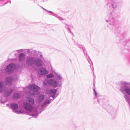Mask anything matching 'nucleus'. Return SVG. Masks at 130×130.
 Wrapping results in <instances>:
<instances>
[{"instance_id":"35","label":"nucleus","mask_w":130,"mask_h":130,"mask_svg":"<svg viewBox=\"0 0 130 130\" xmlns=\"http://www.w3.org/2000/svg\"><path fill=\"white\" fill-rule=\"evenodd\" d=\"M52 15H53V16H55V17H57V18H59L58 17H57L56 16V15H54V14H53Z\"/></svg>"},{"instance_id":"7","label":"nucleus","mask_w":130,"mask_h":130,"mask_svg":"<svg viewBox=\"0 0 130 130\" xmlns=\"http://www.w3.org/2000/svg\"><path fill=\"white\" fill-rule=\"evenodd\" d=\"M14 89L12 88H9L5 90L4 94V96L7 97L11 95L13 92Z\"/></svg>"},{"instance_id":"40","label":"nucleus","mask_w":130,"mask_h":130,"mask_svg":"<svg viewBox=\"0 0 130 130\" xmlns=\"http://www.w3.org/2000/svg\"><path fill=\"white\" fill-rule=\"evenodd\" d=\"M19 51V50H17V51Z\"/></svg>"},{"instance_id":"27","label":"nucleus","mask_w":130,"mask_h":130,"mask_svg":"<svg viewBox=\"0 0 130 130\" xmlns=\"http://www.w3.org/2000/svg\"><path fill=\"white\" fill-rule=\"evenodd\" d=\"M13 112H15L17 114H20L22 113L23 112L21 111L18 110H13Z\"/></svg>"},{"instance_id":"20","label":"nucleus","mask_w":130,"mask_h":130,"mask_svg":"<svg viewBox=\"0 0 130 130\" xmlns=\"http://www.w3.org/2000/svg\"><path fill=\"white\" fill-rule=\"evenodd\" d=\"M31 55L34 56H37V54H39V52L35 50H32L31 51Z\"/></svg>"},{"instance_id":"4","label":"nucleus","mask_w":130,"mask_h":130,"mask_svg":"<svg viewBox=\"0 0 130 130\" xmlns=\"http://www.w3.org/2000/svg\"><path fill=\"white\" fill-rule=\"evenodd\" d=\"M123 84L120 88V90L123 92H125L128 94L130 95V82H124Z\"/></svg>"},{"instance_id":"13","label":"nucleus","mask_w":130,"mask_h":130,"mask_svg":"<svg viewBox=\"0 0 130 130\" xmlns=\"http://www.w3.org/2000/svg\"><path fill=\"white\" fill-rule=\"evenodd\" d=\"M38 72L40 74L45 75L48 73V71L44 68H42L39 69Z\"/></svg>"},{"instance_id":"10","label":"nucleus","mask_w":130,"mask_h":130,"mask_svg":"<svg viewBox=\"0 0 130 130\" xmlns=\"http://www.w3.org/2000/svg\"><path fill=\"white\" fill-rule=\"evenodd\" d=\"M35 58L33 57H28L26 60V63L29 66H31L34 64Z\"/></svg>"},{"instance_id":"33","label":"nucleus","mask_w":130,"mask_h":130,"mask_svg":"<svg viewBox=\"0 0 130 130\" xmlns=\"http://www.w3.org/2000/svg\"><path fill=\"white\" fill-rule=\"evenodd\" d=\"M47 12H50V13H53V12L51 11H48H48H47Z\"/></svg>"},{"instance_id":"2","label":"nucleus","mask_w":130,"mask_h":130,"mask_svg":"<svg viewBox=\"0 0 130 130\" xmlns=\"http://www.w3.org/2000/svg\"><path fill=\"white\" fill-rule=\"evenodd\" d=\"M28 102H24L23 104V108L26 110L31 112L34 109L33 105L34 103V100L33 98H28L27 99Z\"/></svg>"},{"instance_id":"21","label":"nucleus","mask_w":130,"mask_h":130,"mask_svg":"<svg viewBox=\"0 0 130 130\" xmlns=\"http://www.w3.org/2000/svg\"><path fill=\"white\" fill-rule=\"evenodd\" d=\"M65 24L66 25V26H65V28H66L69 31V32L70 33L73 35V33L71 31L70 28V27L72 28H73V27L71 25H68L66 24Z\"/></svg>"},{"instance_id":"38","label":"nucleus","mask_w":130,"mask_h":130,"mask_svg":"<svg viewBox=\"0 0 130 130\" xmlns=\"http://www.w3.org/2000/svg\"><path fill=\"white\" fill-rule=\"evenodd\" d=\"M93 86H95V84L94 83L93 84Z\"/></svg>"},{"instance_id":"25","label":"nucleus","mask_w":130,"mask_h":130,"mask_svg":"<svg viewBox=\"0 0 130 130\" xmlns=\"http://www.w3.org/2000/svg\"><path fill=\"white\" fill-rule=\"evenodd\" d=\"M43 110L41 109V111H40L39 113H38L37 111L36 110L35 111L34 114H31L30 115L32 116H37L39 113H41V111Z\"/></svg>"},{"instance_id":"32","label":"nucleus","mask_w":130,"mask_h":130,"mask_svg":"<svg viewBox=\"0 0 130 130\" xmlns=\"http://www.w3.org/2000/svg\"><path fill=\"white\" fill-rule=\"evenodd\" d=\"M105 1L106 2H106V3L107 2H108L109 1H112V0H105Z\"/></svg>"},{"instance_id":"6","label":"nucleus","mask_w":130,"mask_h":130,"mask_svg":"<svg viewBox=\"0 0 130 130\" xmlns=\"http://www.w3.org/2000/svg\"><path fill=\"white\" fill-rule=\"evenodd\" d=\"M34 64L37 67H42L44 64V61L39 58H35Z\"/></svg>"},{"instance_id":"24","label":"nucleus","mask_w":130,"mask_h":130,"mask_svg":"<svg viewBox=\"0 0 130 130\" xmlns=\"http://www.w3.org/2000/svg\"><path fill=\"white\" fill-rule=\"evenodd\" d=\"M44 98V95L43 94L40 95L38 96V100L39 102H41Z\"/></svg>"},{"instance_id":"31","label":"nucleus","mask_w":130,"mask_h":130,"mask_svg":"<svg viewBox=\"0 0 130 130\" xmlns=\"http://www.w3.org/2000/svg\"><path fill=\"white\" fill-rule=\"evenodd\" d=\"M25 51L27 52V53L29 54H31V51H32V50H30L29 49H26L25 50Z\"/></svg>"},{"instance_id":"8","label":"nucleus","mask_w":130,"mask_h":130,"mask_svg":"<svg viewBox=\"0 0 130 130\" xmlns=\"http://www.w3.org/2000/svg\"><path fill=\"white\" fill-rule=\"evenodd\" d=\"M54 75L56 78V80L58 83L59 84H62V81L63 78L61 75L58 73H55Z\"/></svg>"},{"instance_id":"15","label":"nucleus","mask_w":130,"mask_h":130,"mask_svg":"<svg viewBox=\"0 0 130 130\" xmlns=\"http://www.w3.org/2000/svg\"><path fill=\"white\" fill-rule=\"evenodd\" d=\"M25 55L23 53H21L20 54L19 56V60L20 61H23L25 58Z\"/></svg>"},{"instance_id":"9","label":"nucleus","mask_w":130,"mask_h":130,"mask_svg":"<svg viewBox=\"0 0 130 130\" xmlns=\"http://www.w3.org/2000/svg\"><path fill=\"white\" fill-rule=\"evenodd\" d=\"M12 80L13 79L11 77H8L5 79L4 83L6 85L10 86L12 84Z\"/></svg>"},{"instance_id":"18","label":"nucleus","mask_w":130,"mask_h":130,"mask_svg":"<svg viewBox=\"0 0 130 130\" xmlns=\"http://www.w3.org/2000/svg\"><path fill=\"white\" fill-rule=\"evenodd\" d=\"M51 99L49 100L48 99L46 100L42 104L41 106L42 107H44L45 106L46 104H49L51 103V101H52Z\"/></svg>"},{"instance_id":"28","label":"nucleus","mask_w":130,"mask_h":130,"mask_svg":"<svg viewBox=\"0 0 130 130\" xmlns=\"http://www.w3.org/2000/svg\"><path fill=\"white\" fill-rule=\"evenodd\" d=\"M54 76V74L52 73L46 75V77L48 78H52Z\"/></svg>"},{"instance_id":"14","label":"nucleus","mask_w":130,"mask_h":130,"mask_svg":"<svg viewBox=\"0 0 130 130\" xmlns=\"http://www.w3.org/2000/svg\"><path fill=\"white\" fill-rule=\"evenodd\" d=\"M21 96L20 93H14L12 96L13 99H18L20 98Z\"/></svg>"},{"instance_id":"3","label":"nucleus","mask_w":130,"mask_h":130,"mask_svg":"<svg viewBox=\"0 0 130 130\" xmlns=\"http://www.w3.org/2000/svg\"><path fill=\"white\" fill-rule=\"evenodd\" d=\"M48 84L52 87L55 88L59 86V87H61V84H59L56 79L53 78L47 80L45 82L43 83V86L44 87H46L47 85Z\"/></svg>"},{"instance_id":"16","label":"nucleus","mask_w":130,"mask_h":130,"mask_svg":"<svg viewBox=\"0 0 130 130\" xmlns=\"http://www.w3.org/2000/svg\"><path fill=\"white\" fill-rule=\"evenodd\" d=\"M11 108L12 109V110H16L19 108V106L18 104L15 103H12L10 104Z\"/></svg>"},{"instance_id":"26","label":"nucleus","mask_w":130,"mask_h":130,"mask_svg":"<svg viewBox=\"0 0 130 130\" xmlns=\"http://www.w3.org/2000/svg\"><path fill=\"white\" fill-rule=\"evenodd\" d=\"M124 97L126 101L127 102H128L130 101V99L128 95L126 94L124 96Z\"/></svg>"},{"instance_id":"39","label":"nucleus","mask_w":130,"mask_h":130,"mask_svg":"<svg viewBox=\"0 0 130 130\" xmlns=\"http://www.w3.org/2000/svg\"><path fill=\"white\" fill-rule=\"evenodd\" d=\"M37 116L36 117H35V118H37Z\"/></svg>"},{"instance_id":"5","label":"nucleus","mask_w":130,"mask_h":130,"mask_svg":"<svg viewBox=\"0 0 130 130\" xmlns=\"http://www.w3.org/2000/svg\"><path fill=\"white\" fill-rule=\"evenodd\" d=\"M16 65L14 63H10L7 65L5 70V71L8 74L12 73L13 70L15 68Z\"/></svg>"},{"instance_id":"17","label":"nucleus","mask_w":130,"mask_h":130,"mask_svg":"<svg viewBox=\"0 0 130 130\" xmlns=\"http://www.w3.org/2000/svg\"><path fill=\"white\" fill-rule=\"evenodd\" d=\"M6 87L4 85V83L0 82V92H2L5 89Z\"/></svg>"},{"instance_id":"37","label":"nucleus","mask_w":130,"mask_h":130,"mask_svg":"<svg viewBox=\"0 0 130 130\" xmlns=\"http://www.w3.org/2000/svg\"><path fill=\"white\" fill-rule=\"evenodd\" d=\"M6 105L7 106H8L9 105V104H7Z\"/></svg>"},{"instance_id":"1","label":"nucleus","mask_w":130,"mask_h":130,"mask_svg":"<svg viewBox=\"0 0 130 130\" xmlns=\"http://www.w3.org/2000/svg\"><path fill=\"white\" fill-rule=\"evenodd\" d=\"M106 6L107 7L111 9V11L108 14L107 17L105 18V21L110 25L112 24L111 22L113 21V20L117 16V13L115 10L118 8L119 4L118 2L113 0L110 1L106 3Z\"/></svg>"},{"instance_id":"23","label":"nucleus","mask_w":130,"mask_h":130,"mask_svg":"<svg viewBox=\"0 0 130 130\" xmlns=\"http://www.w3.org/2000/svg\"><path fill=\"white\" fill-rule=\"evenodd\" d=\"M79 47L80 48H82L84 55L85 56H86L87 55V52L85 48L81 45H80L79 46Z\"/></svg>"},{"instance_id":"36","label":"nucleus","mask_w":130,"mask_h":130,"mask_svg":"<svg viewBox=\"0 0 130 130\" xmlns=\"http://www.w3.org/2000/svg\"><path fill=\"white\" fill-rule=\"evenodd\" d=\"M128 104H129V106L130 107V101H129V102H128Z\"/></svg>"},{"instance_id":"22","label":"nucleus","mask_w":130,"mask_h":130,"mask_svg":"<svg viewBox=\"0 0 130 130\" xmlns=\"http://www.w3.org/2000/svg\"><path fill=\"white\" fill-rule=\"evenodd\" d=\"M65 24L66 25V26H65V28H66L69 31V32L70 33L73 35V33L71 31L70 28V27L72 28H73V27L71 25H68L66 24Z\"/></svg>"},{"instance_id":"34","label":"nucleus","mask_w":130,"mask_h":130,"mask_svg":"<svg viewBox=\"0 0 130 130\" xmlns=\"http://www.w3.org/2000/svg\"><path fill=\"white\" fill-rule=\"evenodd\" d=\"M42 8L44 10H45V11H48V10H46V9H44V8Z\"/></svg>"},{"instance_id":"30","label":"nucleus","mask_w":130,"mask_h":130,"mask_svg":"<svg viewBox=\"0 0 130 130\" xmlns=\"http://www.w3.org/2000/svg\"><path fill=\"white\" fill-rule=\"evenodd\" d=\"M39 55V56H38V57L40 58V59H41L42 60H43L44 61V58L41 54L39 52V54L37 55V56L38 55Z\"/></svg>"},{"instance_id":"12","label":"nucleus","mask_w":130,"mask_h":130,"mask_svg":"<svg viewBox=\"0 0 130 130\" xmlns=\"http://www.w3.org/2000/svg\"><path fill=\"white\" fill-rule=\"evenodd\" d=\"M57 89H51L49 90V93L51 95V97H52L53 98V99L51 100L52 101H53L55 98H56V96L55 97V95L57 92Z\"/></svg>"},{"instance_id":"11","label":"nucleus","mask_w":130,"mask_h":130,"mask_svg":"<svg viewBox=\"0 0 130 130\" xmlns=\"http://www.w3.org/2000/svg\"><path fill=\"white\" fill-rule=\"evenodd\" d=\"M29 89L30 90L35 92H37L40 89V88L35 84H32L30 85L29 86Z\"/></svg>"},{"instance_id":"29","label":"nucleus","mask_w":130,"mask_h":130,"mask_svg":"<svg viewBox=\"0 0 130 130\" xmlns=\"http://www.w3.org/2000/svg\"><path fill=\"white\" fill-rule=\"evenodd\" d=\"M5 102V101H3L2 100V96L1 94L0 93V103H1L3 104Z\"/></svg>"},{"instance_id":"19","label":"nucleus","mask_w":130,"mask_h":130,"mask_svg":"<svg viewBox=\"0 0 130 130\" xmlns=\"http://www.w3.org/2000/svg\"><path fill=\"white\" fill-rule=\"evenodd\" d=\"M93 93L94 94L95 96V98H94V99H95L96 98H98L100 96V95L99 94L97 93L96 91L95 90V89L93 88ZM97 100L98 102L100 103V102H99V101L98 100V98H97Z\"/></svg>"}]
</instances>
